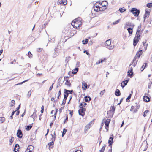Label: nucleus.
<instances>
[{"instance_id": "de8ad7c7", "label": "nucleus", "mask_w": 152, "mask_h": 152, "mask_svg": "<svg viewBox=\"0 0 152 152\" xmlns=\"http://www.w3.org/2000/svg\"><path fill=\"white\" fill-rule=\"evenodd\" d=\"M14 140V138L13 137H11V138L10 140V142L11 143L10 145L12 144V143L13 142Z\"/></svg>"}, {"instance_id": "f8f14e48", "label": "nucleus", "mask_w": 152, "mask_h": 152, "mask_svg": "<svg viewBox=\"0 0 152 152\" xmlns=\"http://www.w3.org/2000/svg\"><path fill=\"white\" fill-rule=\"evenodd\" d=\"M91 127V126H89V124H87L86 125L84 128V133L85 134L87 133L90 127Z\"/></svg>"}, {"instance_id": "052dcab7", "label": "nucleus", "mask_w": 152, "mask_h": 152, "mask_svg": "<svg viewBox=\"0 0 152 152\" xmlns=\"http://www.w3.org/2000/svg\"><path fill=\"white\" fill-rule=\"evenodd\" d=\"M31 90H30L28 92V95L29 96V97L31 95Z\"/></svg>"}, {"instance_id": "2f4dec72", "label": "nucleus", "mask_w": 152, "mask_h": 152, "mask_svg": "<svg viewBox=\"0 0 152 152\" xmlns=\"http://www.w3.org/2000/svg\"><path fill=\"white\" fill-rule=\"evenodd\" d=\"M115 94L116 96H119L121 95V93L119 89H117L116 90L115 92Z\"/></svg>"}, {"instance_id": "69168bd1", "label": "nucleus", "mask_w": 152, "mask_h": 152, "mask_svg": "<svg viewBox=\"0 0 152 152\" xmlns=\"http://www.w3.org/2000/svg\"><path fill=\"white\" fill-rule=\"evenodd\" d=\"M16 111V110L15 111ZM19 113H20V112L19 111H16V115H19Z\"/></svg>"}, {"instance_id": "ddd939ff", "label": "nucleus", "mask_w": 152, "mask_h": 152, "mask_svg": "<svg viewBox=\"0 0 152 152\" xmlns=\"http://www.w3.org/2000/svg\"><path fill=\"white\" fill-rule=\"evenodd\" d=\"M82 88L83 90L85 91L87 88V83L84 81L82 82Z\"/></svg>"}, {"instance_id": "393cba45", "label": "nucleus", "mask_w": 152, "mask_h": 152, "mask_svg": "<svg viewBox=\"0 0 152 152\" xmlns=\"http://www.w3.org/2000/svg\"><path fill=\"white\" fill-rule=\"evenodd\" d=\"M148 64L147 63H144L141 67L140 68V70L141 71H142L145 68L146 66H147Z\"/></svg>"}, {"instance_id": "09e8293b", "label": "nucleus", "mask_w": 152, "mask_h": 152, "mask_svg": "<svg viewBox=\"0 0 152 152\" xmlns=\"http://www.w3.org/2000/svg\"><path fill=\"white\" fill-rule=\"evenodd\" d=\"M147 6L149 8L151 7H152V3H150L147 4Z\"/></svg>"}, {"instance_id": "c85d7f7f", "label": "nucleus", "mask_w": 152, "mask_h": 152, "mask_svg": "<svg viewBox=\"0 0 152 152\" xmlns=\"http://www.w3.org/2000/svg\"><path fill=\"white\" fill-rule=\"evenodd\" d=\"M115 109V107L114 106H111L110 108V111L112 112L113 113V114Z\"/></svg>"}, {"instance_id": "49530a36", "label": "nucleus", "mask_w": 152, "mask_h": 152, "mask_svg": "<svg viewBox=\"0 0 152 152\" xmlns=\"http://www.w3.org/2000/svg\"><path fill=\"white\" fill-rule=\"evenodd\" d=\"M105 92V89L103 91H102L100 93V96H102V95L104 94Z\"/></svg>"}, {"instance_id": "0e129e2a", "label": "nucleus", "mask_w": 152, "mask_h": 152, "mask_svg": "<svg viewBox=\"0 0 152 152\" xmlns=\"http://www.w3.org/2000/svg\"><path fill=\"white\" fill-rule=\"evenodd\" d=\"M37 51L39 52H40L41 51H42V49L41 48H39L37 49Z\"/></svg>"}, {"instance_id": "cd10ccee", "label": "nucleus", "mask_w": 152, "mask_h": 152, "mask_svg": "<svg viewBox=\"0 0 152 152\" xmlns=\"http://www.w3.org/2000/svg\"><path fill=\"white\" fill-rule=\"evenodd\" d=\"M86 104V103L84 102L80 104L79 107L80 108H81V107H82L83 108H85Z\"/></svg>"}, {"instance_id": "a18cd8bd", "label": "nucleus", "mask_w": 152, "mask_h": 152, "mask_svg": "<svg viewBox=\"0 0 152 152\" xmlns=\"http://www.w3.org/2000/svg\"><path fill=\"white\" fill-rule=\"evenodd\" d=\"M34 149V147L32 145H30L28 147L27 150H31V151L32 150Z\"/></svg>"}, {"instance_id": "39448f33", "label": "nucleus", "mask_w": 152, "mask_h": 152, "mask_svg": "<svg viewBox=\"0 0 152 152\" xmlns=\"http://www.w3.org/2000/svg\"><path fill=\"white\" fill-rule=\"evenodd\" d=\"M130 12L133 14L135 16L137 17L140 13V11L139 10H137L135 8H132L130 10Z\"/></svg>"}, {"instance_id": "e2e57ef3", "label": "nucleus", "mask_w": 152, "mask_h": 152, "mask_svg": "<svg viewBox=\"0 0 152 152\" xmlns=\"http://www.w3.org/2000/svg\"><path fill=\"white\" fill-rule=\"evenodd\" d=\"M84 53L86 54L87 55L89 54V53L86 50H85L84 51Z\"/></svg>"}, {"instance_id": "72a5a7b5", "label": "nucleus", "mask_w": 152, "mask_h": 152, "mask_svg": "<svg viewBox=\"0 0 152 152\" xmlns=\"http://www.w3.org/2000/svg\"><path fill=\"white\" fill-rule=\"evenodd\" d=\"M84 98L86 102H89L91 100V98L89 96H86Z\"/></svg>"}, {"instance_id": "4468645a", "label": "nucleus", "mask_w": 152, "mask_h": 152, "mask_svg": "<svg viewBox=\"0 0 152 152\" xmlns=\"http://www.w3.org/2000/svg\"><path fill=\"white\" fill-rule=\"evenodd\" d=\"M17 135L18 137L19 138H21L23 136V134L21 130L18 129L17 131Z\"/></svg>"}, {"instance_id": "a211bd4d", "label": "nucleus", "mask_w": 152, "mask_h": 152, "mask_svg": "<svg viewBox=\"0 0 152 152\" xmlns=\"http://www.w3.org/2000/svg\"><path fill=\"white\" fill-rule=\"evenodd\" d=\"M150 98L147 96H145L143 97V100L146 102H148L150 101Z\"/></svg>"}, {"instance_id": "4c0bfd02", "label": "nucleus", "mask_w": 152, "mask_h": 152, "mask_svg": "<svg viewBox=\"0 0 152 152\" xmlns=\"http://www.w3.org/2000/svg\"><path fill=\"white\" fill-rule=\"evenodd\" d=\"M119 10L122 13L124 12V11H126V9H125V8L123 7L122 8H119Z\"/></svg>"}, {"instance_id": "7ed1b4c3", "label": "nucleus", "mask_w": 152, "mask_h": 152, "mask_svg": "<svg viewBox=\"0 0 152 152\" xmlns=\"http://www.w3.org/2000/svg\"><path fill=\"white\" fill-rule=\"evenodd\" d=\"M140 105L138 103H135L133 105L131 106L130 111L135 113L138 111L140 107Z\"/></svg>"}, {"instance_id": "603ef678", "label": "nucleus", "mask_w": 152, "mask_h": 152, "mask_svg": "<svg viewBox=\"0 0 152 152\" xmlns=\"http://www.w3.org/2000/svg\"><path fill=\"white\" fill-rule=\"evenodd\" d=\"M28 57L30 58H31L32 57V55L31 53V52L30 51H29L28 53Z\"/></svg>"}, {"instance_id": "3c124183", "label": "nucleus", "mask_w": 152, "mask_h": 152, "mask_svg": "<svg viewBox=\"0 0 152 152\" xmlns=\"http://www.w3.org/2000/svg\"><path fill=\"white\" fill-rule=\"evenodd\" d=\"M11 102L12 104H11L10 106L11 107H12L14 106V104H15V101L14 100H12L11 101Z\"/></svg>"}, {"instance_id": "8fccbe9b", "label": "nucleus", "mask_w": 152, "mask_h": 152, "mask_svg": "<svg viewBox=\"0 0 152 152\" xmlns=\"http://www.w3.org/2000/svg\"><path fill=\"white\" fill-rule=\"evenodd\" d=\"M66 132V129H64L63 130V132L62 134V137H63V136H64V135L65 134Z\"/></svg>"}, {"instance_id": "aec40b11", "label": "nucleus", "mask_w": 152, "mask_h": 152, "mask_svg": "<svg viewBox=\"0 0 152 152\" xmlns=\"http://www.w3.org/2000/svg\"><path fill=\"white\" fill-rule=\"evenodd\" d=\"M133 71V68L132 67H131L130 68V69L128 71L127 73L128 74L127 75L129 76H131L133 75V73L132 72Z\"/></svg>"}, {"instance_id": "4d7b16f0", "label": "nucleus", "mask_w": 152, "mask_h": 152, "mask_svg": "<svg viewBox=\"0 0 152 152\" xmlns=\"http://www.w3.org/2000/svg\"><path fill=\"white\" fill-rule=\"evenodd\" d=\"M66 99H64V98L62 101V105H64L66 103Z\"/></svg>"}, {"instance_id": "58836bf2", "label": "nucleus", "mask_w": 152, "mask_h": 152, "mask_svg": "<svg viewBox=\"0 0 152 152\" xmlns=\"http://www.w3.org/2000/svg\"><path fill=\"white\" fill-rule=\"evenodd\" d=\"M88 42V40L87 39H85L84 40L82 41V43L83 44H87Z\"/></svg>"}, {"instance_id": "9d476101", "label": "nucleus", "mask_w": 152, "mask_h": 152, "mask_svg": "<svg viewBox=\"0 0 152 152\" xmlns=\"http://www.w3.org/2000/svg\"><path fill=\"white\" fill-rule=\"evenodd\" d=\"M57 3L58 5H65L67 4V1L66 0H58Z\"/></svg>"}, {"instance_id": "a19ab883", "label": "nucleus", "mask_w": 152, "mask_h": 152, "mask_svg": "<svg viewBox=\"0 0 152 152\" xmlns=\"http://www.w3.org/2000/svg\"><path fill=\"white\" fill-rule=\"evenodd\" d=\"M64 99H66L67 97L68 96L69 94L65 92V91H64Z\"/></svg>"}, {"instance_id": "ea45409f", "label": "nucleus", "mask_w": 152, "mask_h": 152, "mask_svg": "<svg viewBox=\"0 0 152 152\" xmlns=\"http://www.w3.org/2000/svg\"><path fill=\"white\" fill-rule=\"evenodd\" d=\"M32 127V126L31 125L27 126H26V130L28 131L30 130Z\"/></svg>"}, {"instance_id": "a878e982", "label": "nucleus", "mask_w": 152, "mask_h": 152, "mask_svg": "<svg viewBox=\"0 0 152 152\" xmlns=\"http://www.w3.org/2000/svg\"><path fill=\"white\" fill-rule=\"evenodd\" d=\"M19 149V145L16 144L15 145V147L14 149V151L15 152H17Z\"/></svg>"}, {"instance_id": "5fc2aeb1", "label": "nucleus", "mask_w": 152, "mask_h": 152, "mask_svg": "<svg viewBox=\"0 0 152 152\" xmlns=\"http://www.w3.org/2000/svg\"><path fill=\"white\" fill-rule=\"evenodd\" d=\"M94 120H93L87 124H89V126H91V124H94Z\"/></svg>"}, {"instance_id": "473e14b6", "label": "nucleus", "mask_w": 152, "mask_h": 152, "mask_svg": "<svg viewBox=\"0 0 152 152\" xmlns=\"http://www.w3.org/2000/svg\"><path fill=\"white\" fill-rule=\"evenodd\" d=\"M132 28H128L127 29V30L128 31L129 33L132 35L133 33V30Z\"/></svg>"}, {"instance_id": "6e6552de", "label": "nucleus", "mask_w": 152, "mask_h": 152, "mask_svg": "<svg viewBox=\"0 0 152 152\" xmlns=\"http://www.w3.org/2000/svg\"><path fill=\"white\" fill-rule=\"evenodd\" d=\"M110 121V120L109 119H107L105 121V128L107 132L109 130V126Z\"/></svg>"}, {"instance_id": "864d4df0", "label": "nucleus", "mask_w": 152, "mask_h": 152, "mask_svg": "<svg viewBox=\"0 0 152 152\" xmlns=\"http://www.w3.org/2000/svg\"><path fill=\"white\" fill-rule=\"evenodd\" d=\"M28 81V80H24V81H23L22 82H21L20 83H18V84H16L15 85H21V84H22L23 83L26 82V81Z\"/></svg>"}, {"instance_id": "13d9d810", "label": "nucleus", "mask_w": 152, "mask_h": 152, "mask_svg": "<svg viewBox=\"0 0 152 152\" xmlns=\"http://www.w3.org/2000/svg\"><path fill=\"white\" fill-rule=\"evenodd\" d=\"M68 120V116L67 115H66V118L64 121V123H65L66 122H67Z\"/></svg>"}, {"instance_id": "0eeeda50", "label": "nucleus", "mask_w": 152, "mask_h": 152, "mask_svg": "<svg viewBox=\"0 0 152 152\" xmlns=\"http://www.w3.org/2000/svg\"><path fill=\"white\" fill-rule=\"evenodd\" d=\"M148 46V44L147 43L146 41L145 42H142V45L141 46L140 48H142L143 47V48H142V50L143 51H145L146 50L147 47Z\"/></svg>"}, {"instance_id": "338daca9", "label": "nucleus", "mask_w": 152, "mask_h": 152, "mask_svg": "<svg viewBox=\"0 0 152 152\" xmlns=\"http://www.w3.org/2000/svg\"><path fill=\"white\" fill-rule=\"evenodd\" d=\"M105 60H106V59H105L104 58L103 60H102V59L100 60L101 63H102L103 62L105 61Z\"/></svg>"}, {"instance_id": "c756f323", "label": "nucleus", "mask_w": 152, "mask_h": 152, "mask_svg": "<svg viewBox=\"0 0 152 152\" xmlns=\"http://www.w3.org/2000/svg\"><path fill=\"white\" fill-rule=\"evenodd\" d=\"M149 110H146L143 113V115L144 117H146L147 115L148 114V113L149 112Z\"/></svg>"}, {"instance_id": "f03ea898", "label": "nucleus", "mask_w": 152, "mask_h": 152, "mask_svg": "<svg viewBox=\"0 0 152 152\" xmlns=\"http://www.w3.org/2000/svg\"><path fill=\"white\" fill-rule=\"evenodd\" d=\"M82 24L81 19L78 18L74 20L72 22L71 24L73 27L76 29L80 27Z\"/></svg>"}, {"instance_id": "79ce46f5", "label": "nucleus", "mask_w": 152, "mask_h": 152, "mask_svg": "<svg viewBox=\"0 0 152 152\" xmlns=\"http://www.w3.org/2000/svg\"><path fill=\"white\" fill-rule=\"evenodd\" d=\"M105 147H106L105 145H104V146H103L102 148H101L100 150V151H99L100 152H104V151L105 148Z\"/></svg>"}, {"instance_id": "7c9ffc66", "label": "nucleus", "mask_w": 152, "mask_h": 152, "mask_svg": "<svg viewBox=\"0 0 152 152\" xmlns=\"http://www.w3.org/2000/svg\"><path fill=\"white\" fill-rule=\"evenodd\" d=\"M51 136H52V138L51 139V140H53L54 141H55V140H56V136L55 131L54 132L53 134H51Z\"/></svg>"}, {"instance_id": "4be33fe9", "label": "nucleus", "mask_w": 152, "mask_h": 152, "mask_svg": "<svg viewBox=\"0 0 152 152\" xmlns=\"http://www.w3.org/2000/svg\"><path fill=\"white\" fill-rule=\"evenodd\" d=\"M134 25H132V23H131L129 22L126 23L125 25V27L127 28L128 27L131 26L132 28H134Z\"/></svg>"}, {"instance_id": "423d86ee", "label": "nucleus", "mask_w": 152, "mask_h": 152, "mask_svg": "<svg viewBox=\"0 0 152 152\" xmlns=\"http://www.w3.org/2000/svg\"><path fill=\"white\" fill-rule=\"evenodd\" d=\"M86 110V108H83L82 107H81V108H80V109L78 110L79 114L82 116H84L85 115Z\"/></svg>"}, {"instance_id": "bb28decb", "label": "nucleus", "mask_w": 152, "mask_h": 152, "mask_svg": "<svg viewBox=\"0 0 152 152\" xmlns=\"http://www.w3.org/2000/svg\"><path fill=\"white\" fill-rule=\"evenodd\" d=\"M37 111L36 110H34V112L33 113V114L31 115V117L33 118H36L37 116V114H36Z\"/></svg>"}, {"instance_id": "774afa93", "label": "nucleus", "mask_w": 152, "mask_h": 152, "mask_svg": "<svg viewBox=\"0 0 152 152\" xmlns=\"http://www.w3.org/2000/svg\"><path fill=\"white\" fill-rule=\"evenodd\" d=\"M101 63V62H100V60H99L98 61H97L96 62V64H99L100 63Z\"/></svg>"}, {"instance_id": "1a4fd4ad", "label": "nucleus", "mask_w": 152, "mask_h": 152, "mask_svg": "<svg viewBox=\"0 0 152 152\" xmlns=\"http://www.w3.org/2000/svg\"><path fill=\"white\" fill-rule=\"evenodd\" d=\"M142 48H140L139 50L137 52L136 56L138 58L140 57L142 53Z\"/></svg>"}, {"instance_id": "f257e3e1", "label": "nucleus", "mask_w": 152, "mask_h": 152, "mask_svg": "<svg viewBox=\"0 0 152 152\" xmlns=\"http://www.w3.org/2000/svg\"><path fill=\"white\" fill-rule=\"evenodd\" d=\"M108 5V3L106 1L97 2L94 5V10L97 12L103 11L107 9Z\"/></svg>"}, {"instance_id": "b1692460", "label": "nucleus", "mask_w": 152, "mask_h": 152, "mask_svg": "<svg viewBox=\"0 0 152 152\" xmlns=\"http://www.w3.org/2000/svg\"><path fill=\"white\" fill-rule=\"evenodd\" d=\"M111 44V41L110 39H109L106 41L105 42V45L106 46H108Z\"/></svg>"}, {"instance_id": "e433bc0d", "label": "nucleus", "mask_w": 152, "mask_h": 152, "mask_svg": "<svg viewBox=\"0 0 152 152\" xmlns=\"http://www.w3.org/2000/svg\"><path fill=\"white\" fill-rule=\"evenodd\" d=\"M5 119L4 117H0V122L1 123H2L5 121Z\"/></svg>"}, {"instance_id": "680f3d73", "label": "nucleus", "mask_w": 152, "mask_h": 152, "mask_svg": "<svg viewBox=\"0 0 152 152\" xmlns=\"http://www.w3.org/2000/svg\"><path fill=\"white\" fill-rule=\"evenodd\" d=\"M69 114L71 115V116H72L73 115V110L70 111Z\"/></svg>"}, {"instance_id": "f3484780", "label": "nucleus", "mask_w": 152, "mask_h": 152, "mask_svg": "<svg viewBox=\"0 0 152 152\" xmlns=\"http://www.w3.org/2000/svg\"><path fill=\"white\" fill-rule=\"evenodd\" d=\"M136 57V56L135 57H134L133 60L132 62V64H131L129 65V66H130L131 65H132L133 64L134 67L136 65V64L137 62V60Z\"/></svg>"}, {"instance_id": "37998d69", "label": "nucleus", "mask_w": 152, "mask_h": 152, "mask_svg": "<svg viewBox=\"0 0 152 152\" xmlns=\"http://www.w3.org/2000/svg\"><path fill=\"white\" fill-rule=\"evenodd\" d=\"M132 91L131 92V93H130L129 95V96H128V97H127V98H126V100L127 101L128 100H129V99H130L131 97V96L132 95Z\"/></svg>"}, {"instance_id": "2eb2a0df", "label": "nucleus", "mask_w": 152, "mask_h": 152, "mask_svg": "<svg viewBox=\"0 0 152 152\" xmlns=\"http://www.w3.org/2000/svg\"><path fill=\"white\" fill-rule=\"evenodd\" d=\"M58 109L56 108L55 109V110H52L51 112V114H52L53 113H54L53 116L55 118H56L57 113L58 112Z\"/></svg>"}, {"instance_id": "6e6d98bb", "label": "nucleus", "mask_w": 152, "mask_h": 152, "mask_svg": "<svg viewBox=\"0 0 152 152\" xmlns=\"http://www.w3.org/2000/svg\"><path fill=\"white\" fill-rule=\"evenodd\" d=\"M53 84H54V83H53L52 86L50 87L49 89V91H51L52 89V88H53Z\"/></svg>"}, {"instance_id": "c9c22d12", "label": "nucleus", "mask_w": 152, "mask_h": 152, "mask_svg": "<svg viewBox=\"0 0 152 152\" xmlns=\"http://www.w3.org/2000/svg\"><path fill=\"white\" fill-rule=\"evenodd\" d=\"M64 91H65V92L69 94H72L73 92V91L72 90H66V89H64Z\"/></svg>"}, {"instance_id": "c03bdc74", "label": "nucleus", "mask_w": 152, "mask_h": 152, "mask_svg": "<svg viewBox=\"0 0 152 152\" xmlns=\"http://www.w3.org/2000/svg\"><path fill=\"white\" fill-rule=\"evenodd\" d=\"M120 20L119 19L118 20H117V21H116L113 22V25H115L117 24L118 23H119Z\"/></svg>"}, {"instance_id": "5701e85b", "label": "nucleus", "mask_w": 152, "mask_h": 152, "mask_svg": "<svg viewBox=\"0 0 152 152\" xmlns=\"http://www.w3.org/2000/svg\"><path fill=\"white\" fill-rule=\"evenodd\" d=\"M149 15H150V12L147 10L145 12V15H144V19L145 20V19H146V18L148 17L149 16Z\"/></svg>"}, {"instance_id": "412c9836", "label": "nucleus", "mask_w": 152, "mask_h": 152, "mask_svg": "<svg viewBox=\"0 0 152 152\" xmlns=\"http://www.w3.org/2000/svg\"><path fill=\"white\" fill-rule=\"evenodd\" d=\"M65 85L69 87H70L71 86V84L70 82V81L68 80V79H66Z\"/></svg>"}, {"instance_id": "9b49d317", "label": "nucleus", "mask_w": 152, "mask_h": 152, "mask_svg": "<svg viewBox=\"0 0 152 152\" xmlns=\"http://www.w3.org/2000/svg\"><path fill=\"white\" fill-rule=\"evenodd\" d=\"M111 137H110L108 140L109 146H111L113 143V140L114 138V136L113 134L111 135Z\"/></svg>"}, {"instance_id": "bf43d9fd", "label": "nucleus", "mask_w": 152, "mask_h": 152, "mask_svg": "<svg viewBox=\"0 0 152 152\" xmlns=\"http://www.w3.org/2000/svg\"><path fill=\"white\" fill-rule=\"evenodd\" d=\"M110 148L108 150L107 152H112V145L111 146H110Z\"/></svg>"}, {"instance_id": "dca6fc26", "label": "nucleus", "mask_w": 152, "mask_h": 152, "mask_svg": "<svg viewBox=\"0 0 152 152\" xmlns=\"http://www.w3.org/2000/svg\"><path fill=\"white\" fill-rule=\"evenodd\" d=\"M128 80H126L125 81H122L121 83V86L122 87V88L124 87L127 85Z\"/></svg>"}, {"instance_id": "f704fd0d", "label": "nucleus", "mask_w": 152, "mask_h": 152, "mask_svg": "<svg viewBox=\"0 0 152 152\" xmlns=\"http://www.w3.org/2000/svg\"><path fill=\"white\" fill-rule=\"evenodd\" d=\"M78 70V68H75L72 71V73L73 74H75L77 72Z\"/></svg>"}, {"instance_id": "6ab92c4d", "label": "nucleus", "mask_w": 152, "mask_h": 152, "mask_svg": "<svg viewBox=\"0 0 152 152\" xmlns=\"http://www.w3.org/2000/svg\"><path fill=\"white\" fill-rule=\"evenodd\" d=\"M55 141L51 140V142H49L48 144V145L49 146V147L50 148H52L53 147V145L54 144V142Z\"/></svg>"}, {"instance_id": "20e7f679", "label": "nucleus", "mask_w": 152, "mask_h": 152, "mask_svg": "<svg viewBox=\"0 0 152 152\" xmlns=\"http://www.w3.org/2000/svg\"><path fill=\"white\" fill-rule=\"evenodd\" d=\"M140 37V34H137L133 39V45L135 47L139 41Z\"/></svg>"}]
</instances>
